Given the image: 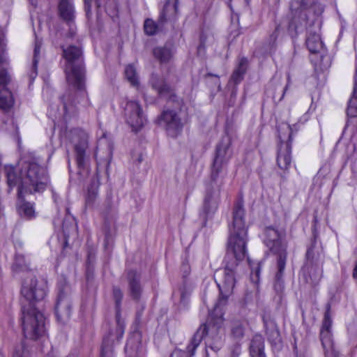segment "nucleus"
<instances>
[{
	"instance_id": "nucleus-49",
	"label": "nucleus",
	"mask_w": 357,
	"mask_h": 357,
	"mask_svg": "<svg viewBox=\"0 0 357 357\" xmlns=\"http://www.w3.org/2000/svg\"><path fill=\"white\" fill-rule=\"evenodd\" d=\"M259 271H260V267L259 266L256 271V273L257 275H258L259 273Z\"/></svg>"
},
{
	"instance_id": "nucleus-7",
	"label": "nucleus",
	"mask_w": 357,
	"mask_h": 357,
	"mask_svg": "<svg viewBox=\"0 0 357 357\" xmlns=\"http://www.w3.org/2000/svg\"><path fill=\"white\" fill-rule=\"evenodd\" d=\"M46 291L45 282L38 280L36 277L26 278L21 288V308L36 307V304L45 298Z\"/></svg>"
},
{
	"instance_id": "nucleus-23",
	"label": "nucleus",
	"mask_w": 357,
	"mask_h": 357,
	"mask_svg": "<svg viewBox=\"0 0 357 357\" xmlns=\"http://www.w3.org/2000/svg\"><path fill=\"white\" fill-rule=\"evenodd\" d=\"M250 357H266L264 353V340L261 335L253 336L250 345Z\"/></svg>"
},
{
	"instance_id": "nucleus-50",
	"label": "nucleus",
	"mask_w": 357,
	"mask_h": 357,
	"mask_svg": "<svg viewBox=\"0 0 357 357\" xmlns=\"http://www.w3.org/2000/svg\"><path fill=\"white\" fill-rule=\"evenodd\" d=\"M178 353V352H177V351H176V352L173 353V354H172V356H174V355H175V354H177Z\"/></svg>"
},
{
	"instance_id": "nucleus-48",
	"label": "nucleus",
	"mask_w": 357,
	"mask_h": 357,
	"mask_svg": "<svg viewBox=\"0 0 357 357\" xmlns=\"http://www.w3.org/2000/svg\"><path fill=\"white\" fill-rule=\"evenodd\" d=\"M207 76H214L217 78L218 81L219 82V77L216 75H213L212 73H208Z\"/></svg>"
},
{
	"instance_id": "nucleus-39",
	"label": "nucleus",
	"mask_w": 357,
	"mask_h": 357,
	"mask_svg": "<svg viewBox=\"0 0 357 357\" xmlns=\"http://www.w3.org/2000/svg\"><path fill=\"white\" fill-rule=\"evenodd\" d=\"M13 357H29V351L23 343L15 348Z\"/></svg>"
},
{
	"instance_id": "nucleus-17",
	"label": "nucleus",
	"mask_w": 357,
	"mask_h": 357,
	"mask_svg": "<svg viewBox=\"0 0 357 357\" xmlns=\"http://www.w3.org/2000/svg\"><path fill=\"white\" fill-rule=\"evenodd\" d=\"M77 232L75 223L72 221L70 224V226L68 227L66 224V222L64 221L63 223V234L61 239L58 236H56L52 238L51 243H54L53 239L56 238L58 239V243L60 244V245L67 246L74 245L77 243L75 241V238L77 237Z\"/></svg>"
},
{
	"instance_id": "nucleus-25",
	"label": "nucleus",
	"mask_w": 357,
	"mask_h": 357,
	"mask_svg": "<svg viewBox=\"0 0 357 357\" xmlns=\"http://www.w3.org/2000/svg\"><path fill=\"white\" fill-rule=\"evenodd\" d=\"M128 280L131 296L133 298L138 299L142 291L141 285L139 284V275L135 271H130L128 273Z\"/></svg>"
},
{
	"instance_id": "nucleus-12",
	"label": "nucleus",
	"mask_w": 357,
	"mask_h": 357,
	"mask_svg": "<svg viewBox=\"0 0 357 357\" xmlns=\"http://www.w3.org/2000/svg\"><path fill=\"white\" fill-rule=\"evenodd\" d=\"M124 118L133 131L139 130L146 122V118L138 101L128 100L124 107Z\"/></svg>"
},
{
	"instance_id": "nucleus-28",
	"label": "nucleus",
	"mask_w": 357,
	"mask_h": 357,
	"mask_svg": "<svg viewBox=\"0 0 357 357\" xmlns=\"http://www.w3.org/2000/svg\"><path fill=\"white\" fill-rule=\"evenodd\" d=\"M246 328L245 321H234L231 324V335L235 340H241L245 335Z\"/></svg>"
},
{
	"instance_id": "nucleus-37",
	"label": "nucleus",
	"mask_w": 357,
	"mask_h": 357,
	"mask_svg": "<svg viewBox=\"0 0 357 357\" xmlns=\"http://www.w3.org/2000/svg\"><path fill=\"white\" fill-rule=\"evenodd\" d=\"M173 8H172L169 1H167L166 3L164 6L163 10L162 13H160V15L159 17V22L161 24H163L165 22H166L169 20V10H172Z\"/></svg>"
},
{
	"instance_id": "nucleus-31",
	"label": "nucleus",
	"mask_w": 357,
	"mask_h": 357,
	"mask_svg": "<svg viewBox=\"0 0 357 357\" xmlns=\"http://www.w3.org/2000/svg\"><path fill=\"white\" fill-rule=\"evenodd\" d=\"M13 99L11 92L3 89L0 91V107L3 109H8L12 107Z\"/></svg>"
},
{
	"instance_id": "nucleus-44",
	"label": "nucleus",
	"mask_w": 357,
	"mask_h": 357,
	"mask_svg": "<svg viewBox=\"0 0 357 357\" xmlns=\"http://www.w3.org/2000/svg\"><path fill=\"white\" fill-rule=\"evenodd\" d=\"M278 29L279 28L277 27L275 31L273 32V33L271 35L270 38H271V40L273 43H274L277 38H278Z\"/></svg>"
},
{
	"instance_id": "nucleus-32",
	"label": "nucleus",
	"mask_w": 357,
	"mask_h": 357,
	"mask_svg": "<svg viewBox=\"0 0 357 357\" xmlns=\"http://www.w3.org/2000/svg\"><path fill=\"white\" fill-rule=\"evenodd\" d=\"M12 268L16 273L26 271L29 268V262L25 260L24 255L16 254Z\"/></svg>"
},
{
	"instance_id": "nucleus-35",
	"label": "nucleus",
	"mask_w": 357,
	"mask_h": 357,
	"mask_svg": "<svg viewBox=\"0 0 357 357\" xmlns=\"http://www.w3.org/2000/svg\"><path fill=\"white\" fill-rule=\"evenodd\" d=\"M309 274L312 282L314 284H317L322 278V267L319 266H312L309 271Z\"/></svg>"
},
{
	"instance_id": "nucleus-30",
	"label": "nucleus",
	"mask_w": 357,
	"mask_h": 357,
	"mask_svg": "<svg viewBox=\"0 0 357 357\" xmlns=\"http://www.w3.org/2000/svg\"><path fill=\"white\" fill-rule=\"evenodd\" d=\"M140 344V335L137 333L132 334L128 340L125 350L126 352L132 353V351L137 352L139 349Z\"/></svg>"
},
{
	"instance_id": "nucleus-34",
	"label": "nucleus",
	"mask_w": 357,
	"mask_h": 357,
	"mask_svg": "<svg viewBox=\"0 0 357 357\" xmlns=\"http://www.w3.org/2000/svg\"><path fill=\"white\" fill-rule=\"evenodd\" d=\"M125 75L128 81L133 86L138 87L139 85L136 69L132 65H128L125 69Z\"/></svg>"
},
{
	"instance_id": "nucleus-11",
	"label": "nucleus",
	"mask_w": 357,
	"mask_h": 357,
	"mask_svg": "<svg viewBox=\"0 0 357 357\" xmlns=\"http://www.w3.org/2000/svg\"><path fill=\"white\" fill-rule=\"evenodd\" d=\"M69 138L74 144L77 166L82 168L84 166L88 158V135L82 129L74 128L70 131Z\"/></svg>"
},
{
	"instance_id": "nucleus-47",
	"label": "nucleus",
	"mask_w": 357,
	"mask_h": 357,
	"mask_svg": "<svg viewBox=\"0 0 357 357\" xmlns=\"http://www.w3.org/2000/svg\"><path fill=\"white\" fill-rule=\"evenodd\" d=\"M312 252V249L310 248V249L307 250V252H306V255H307V257L309 258L310 257V255L311 254V252Z\"/></svg>"
},
{
	"instance_id": "nucleus-13",
	"label": "nucleus",
	"mask_w": 357,
	"mask_h": 357,
	"mask_svg": "<svg viewBox=\"0 0 357 357\" xmlns=\"http://www.w3.org/2000/svg\"><path fill=\"white\" fill-rule=\"evenodd\" d=\"M70 288L65 286L59 289L55 313L57 321L61 324H66L70 317L71 305L70 301Z\"/></svg>"
},
{
	"instance_id": "nucleus-16",
	"label": "nucleus",
	"mask_w": 357,
	"mask_h": 357,
	"mask_svg": "<svg viewBox=\"0 0 357 357\" xmlns=\"http://www.w3.org/2000/svg\"><path fill=\"white\" fill-rule=\"evenodd\" d=\"M287 252L284 250L278 254L277 259L278 271L275 276L273 288L275 293L281 297L284 290V284L283 280L284 270L286 265Z\"/></svg>"
},
{
	"instance_id": "nucleus-2",
	"label": "nucleus",
	"mask_w": 357,
	"mask_h": 357,
	"mask_svg": "<svg viewBox=\"0 0 357 357\" xmlns=\"http://www.w3.org/2000/svg\"><path fill=\"white\" fill-rule=\"evenodd\" d=\"M20 165L21 169L19 178H17L12 166L6 165L5 173L10 188L18 185V197L22 202L17 209L20 215L31 220L36 216L33 204L25 202L23 198L25 195L44 191L48 184V177L46 169L34 160H22Z\"/></svg>"
},
{
	"instance_id": "nucleus-40",
	"label": "nucleus",
	"mask_w": 357,
	"mask_h": 357,
	"mask_svg": "<svg viewBox=\"0 0 357 357\" xmlns=\"http://www.w3.org/2000/svg\"><path fill=\"white\" fill-rule=\"evenodd\" d=\"M332 325V321L330 318L328 310L325 313L324 321L323 322L322 328L321 330H327L331 331V327Z\"/></svg>"
},
{
	"instance_id": "nucleus-21",
	"label": "nucleus",
	"mask_w": 357,
	"mask_h": 357,
	"mask_svg": "<svg viewBox=\"0 0 357 357\" xmlns=\"http://www.w3.org/2000/svg\"><path fill=\"white\" fill-rule=\"evenodd\" d=\"M174 52V46L170 43H167L163 46L155 47L153 54L160 63H167L173 58Z\"/></svg>"
},
{
	"instance_id": "nucleus-15",
	"label": "nucleus",
	"mask_w": 357,
	"mask_h": 357,
	"mask_svg": "<svg viewBox=\"0 0 357 357\" xmlns=\"http://www.w3.org/2000/svg\"><path fill=\"white\" fill-rule=\"evenodd\" d=\"M160 122L164 124L169 135L174 137L182 130L183 124L176 112L167 109L160 116Z\"/></svg>"
},
{
	"instance_id": "nucleus-45",
	"label": "nucleus",
	"mask_w": 357,
	"mask_h": 357,
	"mask_svg": "<svg viewBox=\"0 0 357 357\" xmlns=\"http://www.w3.org/2000/svg\"><path fill=\"white\" fill-rule=\"evenodd\" d=\"M287 86H288L286 85L284 88H282V93L281 96L278 98L279 101H280V100H282L283 99L284 93H285V91H286L287 89Z\"/></svg>"
},
{
	"instance_id": "nucleus-19",
	"label": "nucleus",
	"mask_w": 357,
	"mask_h": 357,
	"mask_svg": "<svg viewBox=\"0 0 357 357\" xmlns=\"http://www.w3.org/2000/svg\"><path fill=\"white\" fill-rule=\"evenodd\" d=\"M286 232L273 227H267L264 230V243L267 245H281L285 243Z\"/></svg>"
},
{
	"instance_id": "nucleus-9",
	"label": "nucleus",
	"mask_w": 357,
	"mask_h": 357,
	"mask_svg": "<svg viewBox=\"0 0 357 357\" xmlns=\"http://www.w3.org/2000/svg\"><path fill=\"white\" fill-rule=\"evenodd\" d=\"M293 128L287 123H282L278 127V137L280 144L278 149L277 164L280 169L287 171L291 166V143Z\"/></svg>"
},
{
	"instance_id": "nucleus-1",
	"label": "nucleus",
	"mask_w": 357,
	"mask_h": 357,
	"mask_svg": "<svg viewBox=\"0 0 357 357\" xmlns=\"http://www.w3.org/2000/svg\"><path fill=\"white\" fill-rule=\"evenodd\" d=\"M63 56L66 60L67 82L75 91L68 89L59 97L61 108L52 105L50 107L49 115L54 121L59 119L66 120L91 104L85 86V68L82 49L78 46L70 45L63 49Z\"/></svg>"
},
{
	"instance_id": "nucleus-20",
	"label": "nucleus",
	"mask_w": 357,
	"mask_h": 357,
	"mask_svg": "<svg viewBox=\"0 0 357 357\" xmlns=\"http://www.w3.org/2000/svg\"><path fill=\"white\" fill-rule=\"evenodd\" d=\"M149 83L151 87L158 92L159 96H165L172 95V89L171 86L167 84L162 77L156 74H152Z\"/></svg>"
},
{
	"instance_id": "nucleus-24",
	"label": "nucleus",
	"mask_w": 357,
	"mask_h": 357,
	"mask_svg": "<svg viewBox=\"0 0 357 357\" xmlns=\"http://www.w3.org/2000/svg\"><path fill=\"white\" fill-rule=\"evenodd\" d=\"M306 46L311 53H318L323 49L324 45L318 32H308L306 39Z\"/></svg>"
},
{
	"instance_id": "nucleus-38",
	"label": "nucleus",
	"mask_w": 357,
	"mask_h": 357,
	"mask_svg": "<svg viewBox=\"0 0 357 357\" xmlns=\"http://www.w3.org/2000/svg\"><path fill=\"white\" fill-rule=\"evenodd\" d=\"M41 47V43L38 40H36L35 47H34V54H33V68L34 69L33 74L36 76L37 75L36 73V67L38 62V56L40 54V50Z\"/></svg>"
},
{
	"instance_id": "nucleus-3",
	"label": "nucleus",
	"mask_w": 357,
	"mask_h": 357,
	"mask_svg": "<svg viewBox=\"0 0 357 357\" xmlns=\"http://www.w3.org/2000/svg\"><path fill=\"white\" fill-rule=\"evenodd\" d=\"M231 156V140L229 137H225L216 147L211 167L210 180L206 185L203 210L206 216L213 215L218 209L221 190L228 174V163Z\"/></svg>"
},
{
	"instance_id": "nucleus-52",
	"label": "nucleus",
	"mask_w": 357,
	"mask_h": 357,
	"mask_svg": "<svg viewBox=\"0 0 357 357\" xmlns=\"http://www.w3.org/2000/svg\"><path fill=\"white\" fill-rule=\"evenodd\" d=\"M31 1H33V0H30Z\"/></svg>"
},
{
	"instance_id": "nucleus-46",
	"label": "nucleus",
	"mask_w": 357,
	"mask_h": 357,
	"mask_svg": "<svg viewBox=\"0 0 357 357\" xmlns=\"http://www.w3.org/2000/svg\"><path fill=\"white\" fill-rule=\"evenodd\" d=\"M5 61V59L3 56V52L0 51V66Z\"/></svg>"
},
{
	"instance_id": "nucleus-14",
	"label": "nucleus",
	"mask_w": 357,
	"mask_h": 357,
	"mask_svg": "<svg viewBox=\"0 0 357 357\" xmlns=\"http://www.w3.org/2000/svg\"><path fill=\"white\" fill-rule=\"evenodd\" d=\"M236 266L237 263L236 262L231 265L227 264L222 278L216 281L220 296L225 300L233 294L236 284L235 268Z\"/></svg>"
},
{
	"instance_id": "nucleus-5",
	"label": "nucleus",
	"mask_w": 357,
	"mask_h": 357,
	"mask_svg": "<svg viewBox=\"0 0 357 357\" xmlns=\"http://www.w3.org/2000/svg\"><path fill=\"white\" fill-rule=\"evenodd\" d=\"M224 319L222 316L213 319L208 324H202L194 334L190 343L187 347V351L190 357L194 356L197 347L202 340L208 335V338L214 340L215 344L211 348L213 350H219L221 344V336L219 335V330L223 325Z\"/></svg>"
},
{
	"instance_id": "nucleus-27",
	"label": "nucleus",
	"mask_w": 357,
	"mask_h": 357,
	"mask_svg": "<svg viewBox=\"0 0 357 357\" xmlns=\"http://www.w3.org/2000/svg\"><path fill=\"white\" fill-rule=\"evenodd\" d=\"M248 61L245 58H242L238 67L234 71L231 80L235 84H238L243 78V75L246 71V66Z\"/></svg>"
},
{
	"instance_id": "nucleus-41",
	"label": "nucleus",
	"mask_w": 357,
	"mask_h": 357,
	"mask_svg": "<svg viewBox=\"0 0 357 357\" xmlns=\"http://www.w3.org/2000/svg\"><path fill=\"white\" fill-rule=\"evenodd\" d=\"M9 80L8 75L7 73L3 70L0 71V84L5 85Z\"/></svg>"
},
{
	"instance_id": "nucleus-6",
	"label": "nucleus",
	"mask_w": 357,
	"mask_h": 357,
	"mask_svg": "<svg viewBox=\"0 0 357 357\" xmlns=\"http://www.w3.org/2000/svg\"><path fill=\"white\" fill-rule=\"evenodd\" d=\"M22 322L24 336L37 340L45 334V318L36 307L22 308Z\"/></svg>"
},
{
	"instance_id": "nucleus-26",
	"label": "nucleus",
	"mask_w": 357,
	"mask_h": 357,
	"mask_svg": "<svg viewBox=\"0 0 357 357\" xmlns=\"http://www.w3.org/2000/svg\"><path fill=\"white\" fill-rule=\"evenodd\" d=\"M320 339L325 351L326 357H330L333 351V343L331 331L321 330Z\"/></svg>"
},
{
	"instance_id": "nucleus-36",
	"label": "nucleus",
	"mask_w": 357,
	"mask_h": 357,
	"mask_svg": "<svg viewBox=\"0 0 357 357\" xmlns=\"http://www.w3.org/2000/svg\"><path fill=\"white\" fill-rule=\"evenodd\" d=\"M144 28L145 33L149 36L154 35L157 31V25L154 21L150 19L145 21Z\"/></svg>"
},
{
	"instance_id": "nucleus-22",
	"label": "nucleus",
	"mask_w": 357,
	"mask_h": 357,
	"mask_svg": "<svg viewBox=\"0 0 357 357\" xmlns=\"http://www.w3.org/2000/svg\"><path fill=\"white\" fill-rule=\"evenodd\" d=\"M60 17L68 23H71L75 17V10L70 0H61L58 5Z\"/></svg>"
},
{
	"instance_id": "nucleus-10",
	"label": "nucleus",
	"mask_w": 357,
	"mask_h": 357,
	"mask_svg": "<svg viewBox=\"0 0 357 357\" xmlns=\"http://www.w3.org/2000/svg\"><path fill=\"white\" fill-rule=\"evenodd\" d=\"M113 296L116 303V319L118 326L114 331H112L103 339L101 349V357H109L112 353V346L114 342L119 341L123 336L124 331L123 326L119 324L120 305L123 298V293L120 289L114 287L113 289Z\"/></svg>"
},
{
	"instance_id": "nucleus-33",
	"label": "nucleus",
	"mask_w": 357,
	"mask_h": 357,
	"mask_svg": "<svg viewBox=\"0 0 357 357\" xmlns=\"http://www.w3.org/2000/svg\"><path fill=\"white\" fill-rule=\"evenodd\" d=\"M245 247H229L227 250V257H234L237 261H242L245 257Z\"/></svg>"
},
{
	"instance_id": "nucleus-29",
	"label": "nucleus",
	"mask_w": 357,
	"mask_h": 357,
	"mask_svg": "<svg viewBox=\"0 0 357 357\" xmlns=\"http://www.w3.org/2000/svg\"><path fill=\"white\" fill-rule=\"evenodd\" d=\"M266 334L268 335V340L271 342L277 343L278 342H280V333L278 329V327L276 324L273 322H266Z\"/></svg>"
},
{
	"instance_id": "nucleus-18",
	"label": "nucleus",
	"mask_w": 357,
	"mask_h": 357,
	"mask_svg": "<svg viewBox=\"0 0 357 357\" xmlns=\"http://www.w3.org/2000/svg\"><path fill=\"white\" fill-rule=\"evenodd\" d=\"M99 185L100 176L96 173L91 181L85 197V206L86 208H95L97 206Z\"/></svg>"
},
{
	"instance_id": "nucleus-43",
	"label": "nucleus",
	"mask_w": 357,
	"mask_h": 357,
	"mask_svg": "<svg viewBox=\"0 0 357 357\" xmlns=\"http://www.w3.org/2000/svg\"><path fill=\"white\" fill-rule=\"evenodd\" d=\"M206 43V36L204 33H202L200 36V45L199 47V50L202 47H204Z\"/></svg>"
},
{
	"instance_id": "nucleus-51",
	"label": "nucleus",
	"mask_w": 357,
	"mask_h": 357,
	"mask_svg": "<svg viewBox=\"0 0 357 357\" xmlns=\"http://www.w3.org/2000/svg\"><path fill=\"white\" fill-rule=\"evenodd\" d=\"M218 88H220V82L218 83Z\"/></svg>"
},
{
	"instance_id": "nucleus-42",
	"label": "nucleus",
	"mask_w": 357,
	"mask_h": 357,
	"mask_svg": "<svg viewBox=\"0 0 357 357\" xmlns=\"http://www.w3.org/2000/svg\"><path fill=\"white\" fill-rule=\"evenodd\" d=\"M93 0H84L85 11L86 16L89 17L91 13V2Z\"/></svg>"
},
{
	"instance_id": "nucleus-4",
	"label": "nucleus",
	"mask_w": 357,
	"mask_h": 357,
	"mask_svg": "<svg viewBox=\"0 0 357 357\" xmlns=\"http://www.w3.org/2000/svg\"><path fill=\"white\" fill-rule=\"evenodd\" d=\"M289 8L291 17L288 31L291 35L313 25L324 10L314 0H291Z\"/></svg>"
},
{
	"instance_id": "nucleus-8",
	"label": "nucleus",
	"mask_w": 357,
	"mask_h": 357,
	"mask_svg": "<svg viewBox=\"0 0 357 357\" xmlns=\"http://www.w3.org/2000/svg\"><path fill=\"white\" fill-rule=\"evenodd\" d=\"M232 213V226L230 228L227 245H246L248 243V232L242 199L238 200L235 203Z\"/></svg>"
}]
</instances>
